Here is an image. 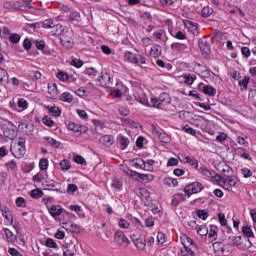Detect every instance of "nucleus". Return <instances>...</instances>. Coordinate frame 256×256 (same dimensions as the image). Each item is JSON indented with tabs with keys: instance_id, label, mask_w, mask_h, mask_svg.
I'll list each match as a JSON object with an SVG mask.
<instances>
[{
	"instance_id": "obj_1",
	"label": "nucleus",
	"mask_w": 256,
	"mask_h": 256,
	"mask_svg": "<svg viewBox=\"0 0 256 256\" xmlns=\"http://www.w3.org/2000/svg\"><path fill=\"white\" fill-rule=\"evenodd\" d=\"M222 173H224V176L219 174L216 176V183L220 185V187H223V189H226V191H231V189L237 185V176L231 174L233 173V169L228 165L222 169Z\"/></svg>"
},
{
	"instance_id": "obj_2",
	"label": "nucleus",
	"mask_w": 256,
	"mask_h": 256,
	"mask_svg": "<svg viewBox=\"0 0 256 256\" xmlns=\"http://www.w3.org/2000/svg\"><path fill=\"white\" fill-rule=\"evenodd\" d=\"M228 244L231 247H237L241 249V251H247V249H251L253 247V243L247 236H230L228 238Z\"/></svg>"
},
{
	"instance_id": "obj_3",
	"label": "nucleus",
	"mask_w": 256,
	"mask_h": 256,
	"mask_svg": "<svg viewBox=\"0 0 256 256\" xmlns=\"http://www.w3.org/2000/svg\"><path fill=\"white\" fill-rule=\"evenodd\" d=\"M124 60L128 63H133L134 65H139L142 69H145L147 65V58L141 54H133V52H126L124 54Z\"/></svg>"
},
{
	"instance_id": "obj_4",
	"label": "nucleus",
	"mask_w": 256,
	"mask_h": 256,
	"mask_svg": "<svg viewBox=\"0 0 256 256\" xmlns=\"http://www.w3.org/2000/svg\"><path fill=\"white\" fill-rule=\"evenodd\" d=\"M169 103H171V96L165 92L160 94L159 97L151 98V105L156 109H165Z\"/></svg>"
},
{
	"instance_id": "obj_5",
	"label": "nucleus",
	"mask_w": 256,
	"mask_h": 256,
	"mask_svg": "<svg viewBox=\"0 0 256 256\" xmlns=\"http://www.w3.org/2000/svg\"><path fill=\"white\" fill-rule=\"evenodd\" d=\"M114 243L115 245H118V247H128L129 243V238L125 236V233L121 230H118L114 234Z\"/></svg>"
},
{
	"instance_id": "obj_6",
	"label": "nucleus",
	"mask_w": 256,
	"mask_h": 256,
	"mask_svg": "<svg viewBox=\"0 0 256 256\" xmlns=\"http://www.w3.org/2000/svg\"><path fill=\"white\" fill-rule=\"evenodd\" d=\"M203 191V184L199 182H193L184 188V195L186 197H191L195 193H201Z\"/></svg>"
},
{
	"instance_id": "obj_7",
	"label": "nucleus",
	"mask_w": 256,
	"mask_h": 256,
	"mask_svg": "<svg viewBox=\"0 0 256 256\" xmlns=\"http://www.w3.org/2000/svg\"><path fill=\"white\" fill-rule=\"evenodd\" d=\"M96 81L97 85L106 89H110V87L113 85V82L111 81V75H109L107 72H101Z\"/></svg>"
},
{
	"instance_id": "obj_8",
	"label": "nucleus",
	"mask_w": 256,
	"mask_h": 256,
	"mask_svg": "<svg viewBox=\"0 0 256 256\" xmlns=\"http://www.w3.org/2000/svg\"><path fill=\"white\" fill-rule=\"evenodd\" d=\"M67 129L69 131H72V133H75L76 135H83V133H87V131H89V128L87 126L79 125L75 122L68 123Z\"/></svg>"
},
{
	"instance_id": "obj_9",
	"label": "nucleus",
	"mask_w": 256,
	"mask_h": 256,
	"mask_svg": "<svg viewBox=\"0 0 256 256\" xmlns=\"http://www.w3.org/2000/svg\"><path fill=\"white\" fill-rule=\"evenodd\" d=\"M49 213L54 219L60 217V215H66L67 217H71V213L63 209L60 205L51 206V208L49 209Z\"/></svg>"
},
{
	"instance_id": "obj_10",
	"label": "nucleus",
	"mask_w": 256,
	"mask_h": 256,
	"mask_svg": "<svg viewBox=\"0 0 256 256\" xmlns=\"http://www.w3.org/2000/svg\"><path fill=\"white\" fill-rule=\"evenodd\" d=\"M199 173H201L203 177H206V179H211L212 181H215L217 183V176H219L217 172L211 171L207 167L202 166L199 168Z\"/></svg>"
},
{
	"instance_id": "obj_11",
	"label": "nucleus",
	"mask_w": 256,
	"mask_h": 256,
	"mask_svg": "<svg viewBox=\"0 0 256 256\" xmlns=\"http://www.w3.org/2000/svg\"><path fill=\"white\" fill-rule=\"evenodd\" d=\"M184 25L189 33H192V35H199V26L197 23L191 22L190 20H185Z\"/></svg>"
},
{
	"instance_id": "obj_12",
	"label": "nucleus",
	"mask_w": 256,
	"mask_h": 256,
	"mask_svg": "<svg viewBox=\"0 0 256 256\" xmlns=\"http://www.w3.org/2000/svg\"><path fill=\"white\" fill-rule=\"evenodd\" d=\"M179 160L182 163H188V165H190L191 167H195V169L199 167V161H197V159L195 158H191L189 156H179Z\"/></svg>"
},
{
	"instance_id": "obj_13",
	"label": "nucleus",
	"mask_w": 256,
	"mask_h": 256,
	"mask_svg": "<svg viewBox=\"0 0 256 256\" xmlns=\"http://www.w3.org/2000/svg\"><path fill=\"white\" fill-rule=\"evenodd\" d=\"M170 35L179 41H185V39H187V33L179 29L170 30Z\"/></svg>"
},
{
	"instance_id": "obj_14",
	"label": "nucleus",
	"mask_w": 256,
	"mask_h": 256,
	"mask_svg": "<svg viewBox=\"0 0 256 256\" xmlns=\"http://www.w3.org/2000/svg\"><path fill=\"white\" fill-rule=\"evenodd\" d=\"M171 49H174V51H178L179 53H183V51H187V49H189V43L174 42L171 44Z\"/></svg>"
},
{
	"instance_id": "obj_15",
	"label": "nucleus",
	"mask_w": 256,
	"mask_h": 256,
	"mask_svg": "<svg viewBox=\"0 0 256 256\" xmlns=\"http://www.w3.org/2000/svg\"><path fill=\"white\" fill-rule=\"evenodd\" d=\"M132 241L135 245V247H137L139 249V251H144L145 247H147V240H145V238H132Z\"/></svg>"
},
{
	"instance_id": "obj_16",
	"label": "nucleus",
	"mask_w": 256,
	"mask_h": 256,
	"mask_svg": "<svg viewBox=\"0 0 256 256\" xmlns=\"http://www.w3.org/2000/svg\"><path fill=\"white\" fill-rule=\"evenodd\" d=\"M10 127H6L4 129V135L7 137V139H13L15 137V124L13 122H9Z\"/></svg>"
},
{
	"instance_id": "obj_17",
	"label": "nucleus",
	"mask_w": 256,
	"mask_h": 256,
	"mask_svg": "<svg viewBox=\"0 0 256 256\" xmlns=\"http://www.w3.org/2000/svg\"><path fill=\"white\" fill-rule=\"evenodd\" d=\"M180 239L183 247H195V244L193 243V239L187 236V234H182Z\"/></svg>"
},
{
	"instance_id": "obj_18",
	"label": "nucleus",
	"mask_w": 256,
	"mask_h": 256,
	"mask_svg": "<svg viewBox=\"0 0 256 256\" xmlns=\"http://www.w3.org/2000/svg\"><path fill=\"white\" fill-rule=\"evenodd\" d=\"M163 53V49L160 45H154L150 50L151 57H154L157 59V57H161V54Z\"/></svg>"
},
{
	"instance_id": "obj_19",
	"label": "nucleus",
	"mask_w": 256,
	"mask_h": 256,
	"mask_svg": "<svg viewBox=\"0 0 256 256\" xmlns=\"http://www.w3.org/2000/svg\"><path fill=\"white\" fill-rule=\"evenodd\" d=\"M1 211L4 219H6L8 223L13 224V214H11V210L8 207H4L1 209Z\"/></svg>"
},
{
	"instance_id": "obj_20",
	"label": "nucleus",
	"mask_w": 256,
	"mask_h": 256,
	"mask_svg": "<svg viewBox=\"0 0 256 256\" xmlns=\"http://www.w3.org/2000/svg\"><path fill=\"white\" fill-rule=\"evenodd\" d=\"M100 142L104 144L105 147H111L114 143L112 135H104L100 138Z\"/></svg>"
},
{
	"instance_id": "obj_21",
	"label": "nucleus",
	"mask_w": 256,
	"mask_h": 256,
	"mask_svg": "<svg viewBox=\"0 0 256 256\" xmlns=\"http://www.w3.org/2000/svg\"><path fill=\"white\" fill-rule=\"evenodd\" d=\"M129 138L125 137V136H119L118 138V144L120 149L124 150L127 149V147H129Z\"/></svg>"
},
{
	"instance_id": "obj_22",
	"label": "nucleus",
	"mask_w": 256,
	"mask_h": 256,
	"mask_svg": "<svg viewBox=\"0 0 256 256\" xmlns=\"http://www.w3.org/2000/svg\"><path fill=\"white\" fill-rule=\"evenodd\" d=\"M202 91L203 93H205V95H209V97H215V95L217 94V90L211 85L204 86Z\"/></svg>"
},
{
	"instance_id": "obj_23",
	"label": "nucleus",
	"mask_w": 256,
	"mask_h": 256,
	"mask_svg": "<svg viewBox=\"0 0 256 256\" xmlns=\"http://www.w3.org/2000/svg\"><path fill=\"white\" fill-rule=\"evenodd\" d=\"M63 225L64 229H66V231H70V233H77L79 231V226L77 224L69 222L63 223Z\"/></svg>"
},
{
	"instance_id": "obj_24",
	"label": "nucleus",
	"mask_w": 256,
	"mask_h": 256,
	"mask_svg": "<svg viewBox=\"0 0 256 256\" xmlns=\"http://www.w3.org/2000/svg\"><path fill=\"white\" fill-rule=\"evenodd\" d=\"M41 27H43L44 29H54V27H57V24H55V21L53 19H46L41 22Z\"/></svg>"
},
{
	"instance_id": "obj_25",
	"label": "nucleus",
	"mask_w": 256,
	"mask_h": 256,
	"mask_svg": "<svg viewBox=\"0 0 256 256\" xmlns=\"http://www.w3.org/2000/svg\"><path fill=\"white\" fill-rule=\"evenodd\" d=\"M4 233L9 243H15L17 241V236H15L9 228L4 229Z\"/></svg>"
},
{
	"instance_id": "obj_26",
	"label": "nucleus",
	"mask_w": 256,
	"mask_h": 256,
	"mask_svg": "<svg viewBox=\"0 0 256 256\" xmlns=\"http://www.w3.org/2000/svg\"><path fill=\"white\" fill-rule=\"evenodd\" d=\"M184 195L183 194H176L173 198H172V205L173 207H178V205H180L181 201H184Z\"/></svg>"
},
{
	"instance_id": "obj_27",
	"label": "nucleus",
	"mask_w": 256,
	"mask_h": 256,
	"mask_svg": "<svg viewBox=\"0 0 256 256\" xmlns=\"http://www.w3.org/2000/svg\"><path fill=\"white\" fill-rule=\"evenodd\" d=\"M26 153L25 147L16 146L14 157L17 159H21V157H24Z\"/></svg>"
},
{
	"instance_id": "obj_28",
	"label": "nucleus",
	"mask_w": 256,
	"mask_h": 256,
	"mask_svg": "<svg viewBox=\"0 0 256 256\" xmlns=\"http://www.w3.org/2000/svg\"><path fill=\"white\" fill-rule=\"evenodd\" d=\"M164 185L167 187H177V185H179V181L175 178H165Z\"/></svg>"
},
{
	"instance_id": "obj_29",
	"label": "nucleus",
	"mask_w": 256,
	"mask_h": 256,
	"mask_svg": "<svg viewBox=\"0 0 256 256\" xmlns=\"http://www.w3.org/2000/svg\"><path fill=\"white\" fill-rule=\"evenodd\" d=\"M193 246H184V250H181L183 256H195V252H193Z\"/></svg>"
},
{
	"instance_id": "obj_30",
	"label": "nucleus",
	"mask_w": 256,
	"mask_h": 256,
	"mask_svg": "<svg viewBox=\"0 0 256 256\" xmlns=\"http://www.w3.org/2000/svg\"><path fill=\"white\" fill-rule=\"evenodd\" d=\"M60 101H64L65 103H71L73 101V95L69 92H64L60 95Z\"/></svg>"
},
{
	"instance_id": "obj_31",
	"label": "nucleus",
	"mask_w": 256,
	"mask_h": 256,
	"mask_svg": "<svg viewBox=\"0 0 256 256\" xmlns=\"http://www.w3.org/2000/svg\"><path fill=\"white\" fill-rule=\"evenodd\" d=\"M30 197H32V199H41V197H43V192L41 189L36 188L30 192Z\"/></svg>"
},
{
	"instance_id": "obj_32",
	"label": "nucleus",
	"mask_w": 256,
	"mask_h": 256,
	"mask_svg": "<svg viewBox=\"0 0 256 256\" xmlns=\"http://www.w3.org/2000/svg\"><path fill=\"white\" fill-rule=\"evenodd\" d=\"M217 231H219V228L215 225H211L210 231L208 232L209 239H217Z\"/></svg>"
},
{
	"instance_id": "obj_33",
	"label": "nucleus",
	"mask_w": 256,
	"mask_h": 256,
	"mask_svg": "<svg viewBox=\"0 0 256 256\" xmlns=\"http://www.w3.org/2000/svg\"><path fill=\"white\" fill-rule=\"evenodd\" d=\"M46 141L51 147H55L56 149H59V147H61V142L55 140L52 137H46Z\"/></svg>"
},
{
	"instance_id": "obj_34",
	"label": "nucleus",
	"mask_w": 256,
	"mask_h": 256,
	"mask_svg": "<svg viewBox=\"0 0 256 256\" xmlns=\"http://www.w3.org/2000/svg\"><path fill=\"white\" fill-rule=\"evenodd\" d=\"M9 41L10 43L17 44L21 41V35H19L18 33H11L9 35Z\"/></svg>"
},
{
	"instance_id": "obj_35",
	"label": "nucleus",
	"mask_w": 256,
	"mask_h": 256,
	"mask_svg": "<svg viewBox=\"0 0 256 256\" xmlns=\"http://www.w3.org/2000/svg\"><path fill=\"white\" fill-rule=\"evenodd\" d=\"M60 169H62V171H69V169H71V161L64 159L60 162Z\"/></svg>"
},
{
	"instance_id": "obj_36",
	"label": "nucleus",
	"mask_w": 256,
	"mask_h": 256,
	"mask_svg": "<svg viewBox=\"0 0 256 256\" xmlns=\"http://www.w3.org/2000/svg\"><path fill=\"white\" fill-rule=\"evenodd\" d=\"M183 79L184 83H187V85H193V83H195V75L184 74Z\"/></svg>"
},
{
	"instance_id": "obj_37",
	"label": "nucleus",
	"mask_w": 256,
	"mask_h": 256,
	"mask_svg": "<svg viewBox=\"0 0 256 256\" xmlns=\"http://www.w3.org/2000/svg\"><path fill=\"white\" fill-rule=\"evenodd\" d=\"M155 165V160L150 159L148 161H144V171H153Z\"/></svg>"
},
{
	"instance_id": "obj_38",
	"label": "nucleus",
	"mask_w": 256,
	"mask_h": 256,
	"mask_svg": "<svg viewBox=\"0 0 256 256\" xmlns=\"http://www.w3.org/2000/svg\"><path fill=\"white\" fill-rule=\"evenodd\" d=\"M201 15H202V17H205V18L211 17V15H213V8H211L209 6H205L202 9Z\"/></svg>"
},
{
	"instance_id": "obj_39",
	"label": "nucleus",
	"mask_w": 256,
	"mask_h": 256,
	"mask_svg": "<svg viewBox=\"0 0 256 256\" xmlns=\"http://www.w3.org/2000/svg\"><path fill=\"white\" fill-rule=\"evenodd\" d=\"M39 167L41 171H47L49 169V160L47 158H43L39 162Z\"/></svg>"
},
{
	"instance_id": "obj_40",
	"label": "nucleus",
	"mask_w": 256,
	"mask_h": 256,
	"mask_svg": "<svg viewBox=\"0 0 256 256\" xmlns=\"http://www.w3.org/2000/svg\"><path fill=\"white\" fill-rule=\"evenodd\" d=\"M61 43L63 47H66L67 49H71V47H73V39H67V37H63L61 39Z\"/></svg>"
},
{
	"instance_id": "obj_41",
	"label": "nucleus",
	"mask_w": 256,
	"mask_h": 256,
	"mask_svg": "<svg viewBox=\"0 0 256 256\" xmlns=\"http://www.w3.org/2000/svg\"><path fill=\"white\" fill-rule=\"evenodd\" d=\"M48 110L50 111L51 115H53V117H59V115H61V109H59L57 106L48 107Z\"/></svg>"
},
{
	"instance_id": "obj_42",
	"label": "nucleus",
	"mask_w": 256,
	"mask_h": 256,
	"mask_svg": "<svg viewBox=\"0 0 256 256\" xmlns=\"http://www.w3.org/2000/svg\"><path fill=\"white\" fill-rule=\"evenodd\" d=\"M132 177H138L139 179H141L142 181H148L149 180V175L147 174H141L137 171H132L131 174Z\"/></svg>"
},
{
	"instance_id": "obj_43",
	"label": "nucleus",
	"mask_w": 256,
	"mask_h": 256,
	"mask_svg": "<svg viewBox=\"0 0 256 256\" xmlns=\"http://www.w3.org/2000/svg\"><path fill=\"white\" fill-rule=\"evenodd\" d=\"M97 73V70H95L93 67L84 70V75H88V77H91L92 79L93 77H97Z\"/></svg>"
},
{
	"instance_id": "obj_44",
	"label": "nucleus",
	"mask_w": 256,
	"mask_h": 256,
	"mask_svg": "<svg viewBox=\"0 0 256 256\" xmlns=\"http://www.w3.org/2000/svg\"><path fill=\"white\" fill-rule=\"evenodd\" d=\"M197 233L201 237H205L206 235L209 234V229L207 228V226H199L197 229Z\"/></svg>"
},
{
	"instance_id": "obj_45",
	"label": "nucleus",
	"mask_w": 256,
	"mask_h": 256,
	"mask_svg": "<svg viewBox=\"0 0 256 256\" xmlns=\"http://www.w3.org/2000/svg\"><path fill=\"white\" fill-rule=\"evenodd\" d=\"M70 65H72V67H76V69H81V67H83V60L74 58Z\"/></svg>"
},
{
	"instance_id": "obj_46",
	"label": "nucleus",
	"mask_w": 256,
	"mask_h": 256,
	"mask_svg": "<svg viewBox=\"0 0 256 256\" xmlns=\"http://www.w3.org/2000/svg\"><path fill=\"white\" fill-rule=\"evenodd\" d=\"M42 123L46 125V127H53V125H55V122L49 116L43 117Z\"/></svg>"
},
{
	"instance_id": "obj_47",
	"label": "nucleus",
	"mask_w": 256,
	"mask_h": 256,
	"mask_svg": "<svg viewBox=\"0 0 256 256\" xmlns=\"http://www.w3.org/2000/svg\"><path fill=\"white\" fill-rule=\"evenodd\" d=\"M9 80V73H7V70L0 69V83H3V81Z\"/></svg>"
},
{
	"instance_id": "obj_48",
	"label": "nucleus",
	"mask_w": 256,
	"mask_h": 256,
	"mask_svg": "<svg viewBox=\"0 0 256 256\" xmlns=\"http://www.w3.org/2000/svg\"><path fill=\"white\" fill-rule=\"evenodd\" d=\"M76 113L80 117V119H83V121H87V119H89V115H87V112L85 110L77 109Z\"/></svg>"
},
{
	"instance_id": "obj_49",
	"label": "nucleus",
	"mask_w": 256,
	"mask_h": 256,
	"mask_svg": "<svg viewBox=\"0 0 256 256\" xmlns=\"http://www.w3.org/2000/svg\"><path fill=\"white\" fill-rule=\"evenodd\" d=\"M31 47H33V43H31V39L26 38L23 41V49H25V51H31Z\"/></svg>"
},
{
	"instance_id": "obj_50",
	"label": "nucleus",
	"mask_w": 256,
	"mask_h": 256,
	"mask_svg": "<svg viewBox=\"0 0 256 256\" xmlns=\"http://www.w3.org/2000/svg\"><path fill=\"white\" fill-rule=\"evenodd\" d=\"M43 179H45V175L43 173L39 172L33 176L32 181H34V183H41V181H43Z\"/></svg>"
},
{
	"instance_id": "obj_51",
	"label": "nucleus",
	"mask_w": 256,
	"mask_h": 256,
	"mask_svg": "<svg viewBox=\"0 0 256 256\" xmlns=\"http://www.w3.org/2000/svg\"><path fill=\"white\" fill-rule=\"evenodd\" d=\"M46 247H50L51 249H57V243L52 238H48L45 242Z\"/></svg>"
},
{
	"instance_id": "obj_52",
	"label": "nucleus",
	"mask_w": 256,
	"mask_h": 256,
	"mask_svg": "<svg viewBox=\"0 0 256 256\" xmlns=\"http://www.w3.org/2000/svg\"><path fill=\"white\" fill-rule=\"evenodd\" d=\"M18 107H20V109H22V111H25V109H27V107H28L27 100H25V98H19L18 99Z\"/></svg>"
},
{
	"instance_id": "obj_53",
	"label": "nucleus",
	"mask_w": 256,
	"mask_h": 256,
	"mask_svg": "<svg viewBox=\"0 0 256 256\" xmlns=\"http://www.w3.org/2000/svg\"><path fill=\"white\" fill-rule=\"evenodd\" d=\"M74 161L78 165H87V161H85V158H83L81 155L74 156Z\"/></svg>"
},
{
	"instance_id": "obj_54",
	"label": "nucleus",
	"mask_w": 256,
	"mask_h": 256,
	"mask_svg": "<svg viewBox=\"0 0 256 256\" xmlns=\"http://www.w3.org/2000/svg\"><path fill=\"white\" fill-rule=\"evenodd\" d=\"M119 228L120 229H129V221L126 219L121 218L118 222Z\"/></svg>"
},
{
	"instance_id": "obj_55",
	"label": "nucleus",
	"mask_w": 256,
	"mask_h": 256,
	"mask_svg": "<svg viewBox=\"0 0 256 256\" xmlns=\"http://www.w3.org/2000/svg\"><path fill=\"white\" fill-rule=\"evenodd\" d=\"M111 187L116 189V191H121L123 189V184L119 180H113Z\"/></svg>"
},
{
	"instance_id": "obj_56",
	"label": "nucleus",
	"mask_w": 256,
	"mask_h": 256,
	"mask_svg": "<svg viewBox=\"0 0 256 256\" xmlns=\"http://www.w3.org/2000/svg\"><path fill=\"white\" fill-rule=\"evenodd\" d=\"M134 163L135 167H139L140 169H145V160L141 158H136Z\"/></svg>"
},
{
	"instance_id": "obj_57",
	"label": "nucleus",
	"mask_w": 256,
	"mask_h": 256,
	"mask_svg": "<svg viewBox=\"0 0 256 256\" xmlns=\"http://www.w3.org/2000/svg\"><path fill=\"white\" fill-rule=\"evenodd\" d=\"M45 45V40H35V47L39 51H43V49H45Z\"/></svg>"
},
{
	"instance_id": "obj_58",
	"label": "nucleus",
	"mask_w": 256,
	"mask_h": 256,
	"mask_svg": "<svg viewBox=\"0 0 256 256\" xmlns=\"http://www.w3.org/2000/svg\"><path fill=\"white\" fill-rule=\"evenodd\" d=\"M242 232L244 233V235H246L247 238L253 237V230L249 226H244L242 228Z\"/></svg>"
},
{
	"instance_id": "obj_59",
	"label": "nucleus",
	"mask_w": 256,
	"mask_h": 256,
	"mask_svg": "<svg viewBox=\"0 0 256 256\" xmlns=\"http://www.w3.org/2000/svg\"><path fill=\"white\" fill-rule=\"evenodd\" d=\"M197 217H199V219H202L203 221H205V219H207V217H209V213L205 210H198Z\"/></svg>"
},
{
	"instance_id": "obj_60",
	"label": "nucleus",
	"mask_w": 256,
	"mask_h": 256,
	"mask_svg": "<svg viewBox=\"0 0 256 256\" xmlns=\"http://www.w3.org/2000/svg\"><path fill=\"white\" fill-rule=\"evenodd\" d=\"M241 173L245 179H249L253 175V172H251V169L249 168H242Z\"/></svg>"
},
{
	"instance_id": "obj_61",
	"label": "nucleus",
	"mask_w": 256,
	"mask_h": 256,
	"mask_svg": "<svg viewBox=\"0 0 256 256\" xmlns=\"http://www.w3.org/2000/svg\"><path fill=\"white\" fill-rule=\"evenodd\" d=\"M5 165L7 169H10V171H15V169H17V162H15V160H11L7 162Z\"/></svg>"
},
{
	"instance_id": "obj_62",
	"label": "nucleus",
	"mask_w": 256,
	"mask_h": 256,
	"mask_svg": "<svg viewBox=\"0 0 256 256\" xmlns=\"http://www.w3.org/2000/svg\"><path fill=\"white\" fill-rule=\"evenodd\" d=\"M57 77L60 81H69V74L65 72H58Z\"/></svg>"
},
{
	"instance_id": "obj_63",
	"label": "nucleus",
	"mask_w": 256,
	"mask_h": 256,
	"mask_svg": "<svg viewBox=\"0 0 256 256\" xmlns=\"http://www.w3.org/2000/svg\"><path fill=\"white\" fill-rule=\"evenodd\" d=\"M238 85H240V87H243V89H247V85H249V77L245 76L242 80L238 82Z\"/></svg>"
},
{
	"instance_id": "obj_64",
	"label": "nucleus",
	"mask_w": 256,
	"mask_h": 256,
	"mask_svg": "<svg viewBox=\"0 0 256 256\" xmlns=\"http://www.w3.org/2000/svg\"><path fill=\"white\" fill-rule=\"evenodd\" d=\"M8 253H10L12 256H23V254H21V252L16 248H9Z\"/></svg>"
}]
</instances>
